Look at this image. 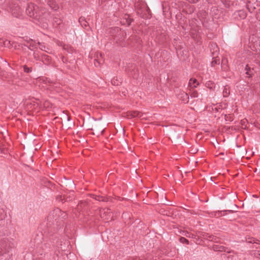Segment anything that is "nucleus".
Returning <instances> with one entry per match:
<instances>
[{
	"label": "nucleus",
	"mask_w": 260,
	"mask_h": 260,
	"mask_svg": "<svg viewBox=\"0 0 260 260\" xmlns=\"http://www.w3.org/2000/svg\"><path fill=\"white\" fill-rule=\"evenodd\" d=\"M26 13L28 16L36 20H39L42 13L39 11L38 6L34 4H28L26 9Z\"/></svg>",
	"instance_id": "f257e3e1"
},
{
	"label": "nucleus",
	"mask_w": 260,
	"mask_h": 260,
	"mask_svg": "<svg viewBox=\"0 0 260 260\" xmlns=\"http://www.w3.org/2000/svg\"><path fill=\"white\" fill-rule=\"evenodd\" d=\"M66 217V214L64 212H62L59 209L56 208L51 212L48 218L49 219L53 218L56 220L57 218H64Z\"/></svg>",
	"instance_id": "f03ea898"
},
{
	"label": "nucleus",
	"mask_w": 260,
	"mask_h": 260,
	"mask_svg": "<svg viewBox=\"0 0 260 260\" xmlns=\"http://www.w3.org/2000/svg\"><path fill=\"white\" fill-rule=\"evenodd\" d=\"M211 47L213 48L214 51L212 52L213 54V60L212 61L211 64L212 67H214L215 64H219L220 60L219 58H217V55L218 54V47L216 45L213 44L211 45Z\"/></svg>",
	"instance_id": "7ed1b4c3"
},
{
	"label": "nucleus",
	"mask_w": 260,
	"mask_h": 260,
	"mask_svg": "<svg viewBox=\"0 0 260 260\" xmlns=\"http://www.w3.org/2000/svg\"><path fill=\"white\" fill-rule=\"evenodd\" d=\"M143 116V114L138 111H130L127 113L128 118H132L134 117L141 118Z\"/></svg>",
	"instance_id": "20e7f679"
},
{
	"label": "nucleus",
	"mask_w": 260,
	"mask_h": 260,
	"mask_svg": "<svg viewBox=\"0 0 260 260\" xmlns=\"http://www.w3.org/2000/svg\"><path fill=\"white\" fill-rule=\"evenodd\" d=\"M37 45L39 46V48L42 50H44V51H46V47L45 46V45H44V44L43 43H40V42H38L37 43H35V42H34L33 41H31L30 42V46H32V47H34L35 48H37Z\"/></svg>",
	"instance_id": "39448f33"
},
{
	"label": "nucleus",
	"mask_w": 260,
	"mask_h": 260,
	"mask_svg": "<svg viewBox=\"0 0 260 260\" xmlns=\"http://www.w3.org/2000/svg\"><path fill=\"white\" fill-rule=\"evenodd\" d=\"M47 2L52 10L56 11L58 9L59 6L54 0H47Z\"/></svg>",
	"instance_id": "423d86ee"
},
{
	"label": "nucleus",
	"mask_w": 260,
	"mask_h": 260,
	"mask_svg": "<svg viewBox=\"0 0 260 260\" xmlns=\"http://www.w3.org/2000/svg\"><path fill=\"white\" fill-rule=\"evenodd\" d=\"M199 84V82L196 79L191 78L189 81L188 87L190 89H194L196 88Z\"/></svg>",
	"instance_id": "0eeeda50"
},
{
	"label": "nucleus",
	"mask_w": 260,
	"mask_h": 260,
	"mask_svg": "<svg viewBox=\"0 0 260 260\" xmlns=\"http://www.w3.org/2000/svg\"><path fill=\"white\" fill-rule=\"evenodd\" d=\"M96 57H97V58L94 59V60H95L94 65L97 67V66H99L101 63H102L101 62H103V56H102V53H98L97 55H96Z\"/></svg>",
	"instance_id": "6e6552de"
},
{
	"label": "nucleus",
	"mask_w": 260,
	"mask_h": 260,
	"mask_svg": "<svg viewBox=\"0 0 260 260\" xmlns=\"http://www.w3.org/2000/svg\"><path fill=\"white\" fill-rule=\"evenodd\" d=\"M2 248L5 249V252H8L9 251V250L12 248V246L11 245L10 243H8V245H7V244L6 243V241H4L1 244Z\"/></svg>",
	"instance_id": "1a4fd4ad"
},
{
	"label": "nucleus",
	"mask_w": 260,
	"mask_h": 260,
	"mask_svg": "<svg viewBox=\"0 0 260 260\" xmlns=\"http://www.w3.org/2000/svg\"><path fill=\"white\" fill-rule=\"evenodd\" d=\"M100 214H101V216L102 218H105V219H108L109 218L106 217V215H106V214H110L109 217L111 216V214L110 213L109 210L108 209H103V210H101L100 212Z\"/></svg>",
	"instance_id": "9d476101"
},
{
	"label": "nucleus",
	"mask_w": 260,
	"mask_h": 260,
	"mask_svg": "<svg viewBox=\"0 0 260 260\" xmlns=\"http://www.w3.org/2000/svg\"><path fill=\"white\" fill-rule=\"evenodd\" d=\"M62 23V20L60 18L55 17L53 18V23L55 26L60 25Z\"/></svg>",
	"instance_id": "9b49d317"
},
{
	"label": "nucleus",
	"mask_w": 260,
	"mask_h": 260,
	"mask_svg": "<svg viewBox=\"0 0 260 260\" xmlns=\"http://www.w3.org/2000/svg\"><path fill=\"white\" fill-rule=\"evenodd\" d=\"M92 197L95 200H97L99 201H102V202L107 201L106 199L103 196H97V195H92Z\"/></svg>",
	"instance_id": "f8f14e48"
},
{
	"label": "nucleus",
	"mask_w": 260,
	"mask_h": 260,
	"mask_svg": "<svg viewBox=\"0 0 260 260\" xmlns=\"http://www.w3.org/2000/svg\"><path fill=\"white\" fill-rule=\"evenodd\" d=\"M12 12L16 17H18L21 14V11L20 10V8L19 7L18 8V9H16V11L14 9L12 8Z\"/></svg>",
	"instance_id": "ddd939ff"
},
{
	"label": "nucleus",
	"mask_w": 260,
	"mask_h": 260,
	"mask_svg": "<svg viewBox=\"0 0 260 260\" xmlns=\"http://www.w3.org/2000/svg\"><path fill=\"white\" fill-rule=\"evenodd\" d=\"M230 94V89L228 86H225L223 90V96L224 97H227Z\"/></svg>",
	"instance_id": "4468645a"
},
{
	"label": "nucleus",
	"mask_w": 260,
	"mask_h": 260,
	"mask_svg": "<svg viewBox=\"0 0 260 260\" xmlns=\"http://www.w3.org/2000/svg\"><path fill=\"white\" fill-rule=\"evenodd\" d=\"M182 234L183 236H185L187 237L191 238H195V235L193 234L189 233L187 231H182Z\"/></svg>",
	"instance_id": "2eb2a0df"
},
{
	"label": "nucleus",
	"mask_w": 260,
	"mask_h": 260,
	"mask_svg": "<svg viewBox=\"0 0 260 260\" xmlns=\"http://www.w3.org/2000/svg\"><path fill=\"white\" fill-rule=\"evenodd\" d=\"M194 89H189L190 92V96L192 98H197L198 96V93L196 90H194Z\"/></svg>",
	"instance_id": "dca6fc26"
},
{
	"label": "nucleus",
	"mask_w": 260,
	"mask_h": 260,
	"mask_svg": "<svg viewBox=\"0 0 260 260\" xmlns=\"http://www.w3.org/2000/svg\"><path fill=\"white\" fill-rule=\"evenodd\" d=\"M79 22L81 23V24L86 27L87 26V22L85 20L84 17H80L79 19Z\"/></svg>",
	"instance_id": "f3484780"
},
{
	"label": "nucleus",
	"mask_w": 260,
	"mask_h": 260,
	"mask_svg": "<svg viewBox=\"0 0 260 260\" xmlns=\"http://www.w3.org/2000/svg\"><path fill=\"white\" fill-rule=\"evenodd\" d=\"M206 86L211 89L215 87V84L212 81H208L206 83Z\"/></svg>",
	"instance_id": "a211bd4d"
},
{
	"label": "nucleus",
	"mask_w": 260,
	"mask_h": 260,
	"mask_svg": "<svg viewBox=\"0 0 260 260\" xmlns=\"http://www.w3.org/2000/svg\"><path fill=\"white\" fill-rule=\"evenodd\" d=\"M6 216L5 209L3 208H0V220H2Z\"/></svg>",
	"instance_id": "6ab92c4d"
},
{
	"label": "nucleus",
	"mask_w": 260,
	"mask_h": 260,
	"mask_svg": "<svg viewBox=\"0 0 260 260\" xmlns=\"http://www.w3.org/2000/svg\"><path fill=\"white\" fill-rule=\"evenodd\" d=\"M23 71L26 73H29L32 72V70L31 68H29L26 65L23 66Z\"/></svg>",
	"instance_id": "aec40b11"
},
{
	"label": "nucleus",
	"mask_w": 260,
	"mask_h": 260,
	"mask_svg": "<svg viewBox=\"0 0 260 260\" xmlns=\"http://www.w3.org/2000/svg\"><path fill=\"white\" fill-rule=\"evenodd\" d=\"M238 15L242 19H244L246 17V13L243 11H239V12H238Z\"/></svg>",
	"instance_id": "412c9836"
},
{
	"label": "nucleus",
	"mask_w": 260,
	"mask_h": 260,
	"mask_svg": "<svg viewBox=\"0 0 260 260\" xmlns=\"http://www.w3.org/2000/svg\"><path fill=\"white\" fill-rule=\"evenodd\" d=\"M179 241L182 243H186L187 244H189L188 240L184 237H180L179 239Z\"/></svg>",
	"instance_id": "4be33fe9"
},
{
	"label": "nucleus",
	"mask_w": 260,
	"mask_h": 260,
	"mask_svg": "<svg viewBox=\"0 0 260 260\" xmlns=\"http://www.w3.org/2000/svg\"><path fill=\"white\" fill-rule=\"evenodd\" d=\"M184 99H183V101L184 103H188V100H189V96L187 93H184Z\"/></svg>",
	"instance_id": "5701e85b"
},
{
	"label": "nucleus",
	"mask_w": 260,
	"mask_h": 260,
	"mask_svg": "<svg viewBox=\"0 0 260 260\" xmlns=\"http://www.w3.org/2000/svg\"><path fill=\"white\" fill-rule=\"evenodd\" d=\"M257 241H258V240L252 238L249 241V242L251 243H257Z\"/></svg>",
	"instance_id": "b1692460"
},
{
	"label": "nucleus",
	"mask_w": 260,
	"mask_h": 260,
	"mask_svg": "<svg viewBox=\"0 0 260 260\" xmlns=\"http://www.w3.org/2000/svg\"><path fill=\"white\" fill-rule=\"evenodd\" d=\"M10 44V41H8V40H6L4 42V44L5 46H8Z\"/></svg>",
	"instance_id": "393cba45"
},
{
	"label": "nucleus",
	"mask_w": 260,
	"mask_h": 260,
	"mask_svg": "<svg viewBox=\"0 0 260 260\" xmlns=\"http://www.w3.org/2000/svg\"><path fill=\"white\" fill-rule=\"evenodd\" d=\"M254 255H255V256H256L260 258V251H257L255 252Z\"/></svg>",
	"instance_id": "a878e982"
},
{
	"label": "nucleus",
	"mask_w": 260,
	"mask_h": 260,
	"mask_svg": "<svg viewBox=\"0 0 260 260\" xmlns=\"http://www.w3.org/2000/svg\"><path fill=\"white\" fill-rule=\"evenodd\" d=\"M191 3H195L198 1V0H189Z\"/></svg>",
	"instance_id": "bb28decb"
},
{
	"label": "nucleus",
	"mask_w": 260,
	"mask_h": 260,
	"mask_svg": "<svg viewBox=\"0 0 260 260\" xmlns=\"http://www.w3.org/2000/svg\"><path fill=\"white\" fill-rule=\"evenodd\" d=\"M47 59L48 60H49L48 56H45L43 58V59Z\"/></svg>",
	"instance_id": "cd10ccee"
},
{
	"label": "nucleus",
	"mask_w": 260,
	"mask_h": 260,
	"mask_svg": "<svg viewBox=\"0 0 260 260\" xmlns=\"http://www.w3.org/2000/svg\"><path fill=\"white\" fill-rule=\"evenodd\" d=\"M112 84H113L114 85H116V82H115V81L114 80L112 81Z\"/></svg>",
	"instance_id": "c85d7f7f"
},
{
	"label": "nucleus",
	"mask_w": 260,
	"mask_h": 260,
	"mask_svg": "<svg viewBox=\"0 0 260 260\" xmlns=\"http://www.w3.org/2000/svg\"><path fill=\"white\" fill-rule=\"evenodd\" d=\"M99 131L101 132V133H102L104 131V129L103 128H100L99 129Z\"/></svg>",
	"instance_id": "c756f323"
},
{
	"label": "nucleus",
	"mask_w": 260,
	"mask_h": 260,
	"mask_svg": "<svg viewBox=\"0 0 260 260\" xmlns=\"http://www.w3.org/2000/svg\"><path fill=\"white\" fill-rule=\"evenodd\" d=\"M226 211L229 212V213H233V211L231 210H227Z\"/></svg>",
	"instance_id": "7c9ffc66"
},
{
	"label": "nucleus",
	"mask_w": 260,
	"mask_h": 260,
	"mask_svg": "<svg viewBox=\"0 0 260 260\" xmlns=\"http://www.w3.org/2000/svg\"><path fill=\"white\" fill-rule=\"evenodd\" d=\"M255 243L260 245V241L258 240V241H257V243Z\"/></svg>",
	"instance_id": "2f4dec72"
},
{
	"label": "nucleus",
	"mask_w": 260,
	"mask_h": 260,
	"mask_svg": "<svg viewBox=\"0 0 260 260\" xmlns=\"http://www.w3.org/2000/svg\"><path fill=\"white\" fill-rule=\"evenodd\" d=\"M248 66H246L245 69L247 70Z\"/></svg>",
	"instance_id": "473e14b6"
},
{
	"label": "nucleus",
	"mask_w": 260,
	"mask_h": 260,
	"mask_svg": "<svg viewBox=\"0 0 260 260\" xmlns=\"http://www.w3.org/2000/svg\"><path fill=\"white\" fill-rule=\"evenodd\" d=\"M246 74H249V73H248V71H247V72H246Z\"/></svg>",
	"instance_id": "72a5a7b5"
},
{
	"label": "nucleus",
	"mask_w": 260,
	"mask_h": 260,
	"mask_svg": "<svg viewBox=\"0 0 260 260\" xmlns=\"http://www.w3.org/2000/svg\"><path fill=\"white\" fill-rule=\"evenodd\" d=\"M68 120H69V117L67 116Z\"/></svg>",
	"instance_id": "f704fd0d"
}]
</instances>
